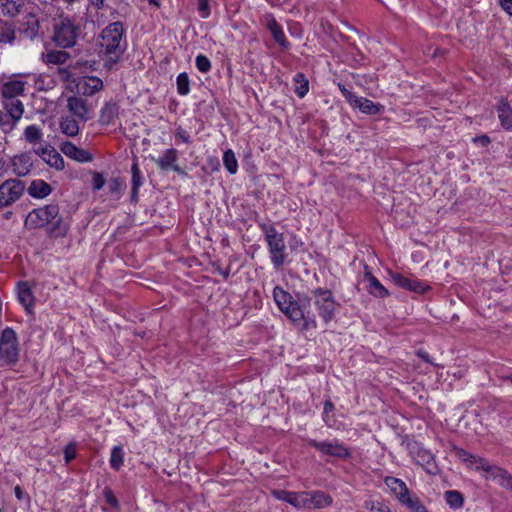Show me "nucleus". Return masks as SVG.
I'll return each mask as SVG.
<instances>
[{"mask_svg": "<svg viewBox=\"0 0 512 512\" xmlns=\"http://www.w3.org/2000/svg\"><path fill=\"white\" fill-rule=\"evenodd\" d=\"M28 27L24 29V34L26 37L30 39H34L39 32V23L37 20H33L32 22H28Z\"/></svg>", "mask_w": 512, "mask_h": 512, "instance_id": "obj_46", "label": "nucleus"}, {"mask_svg": "<svg viewBox=\"0 0 512 512\" xmlns=\"http://www.w3.org/2000/svg\"><path fill=\"white\" fill-rule=\"evenodd\" d=\"M307 444L315 448L323 456H330L340 460H348L352 457L350 449L337 439H334L333 441H317L315 439H308Z\"/></svg>", "mask_w": 512, "mask_h": 512, "instance_id": "obj_7", "label": "nucleus"}, {"mask_svg": "<svg viewBox=\"0 0 512 512\" xmlns=\"http://www.w3.org/2000/svg\"><path fill=\"white\" fill-rule=\"evenodd\" d=\"M19 348L16 332L10 328H5L0 336V360L4 364L12 366L18 362Z\"/></svg>", "mask_w": 512, "mask_h": 512, "instance_id": "obj_6", "label": "nucleus"}, {"mask_svg": "<svg viewBox=\"0 0 512 512\" xmlns=\"http://www.w3.org/2000/svg\"><path fill=\"white\" fill-rule=\"evenodd\" d=\"M66 108L69 113L81 122L85 123L92 118V106L81 96H70L67 98Z\"/></svg>", "mask_w": 512, "mask_h": 512, "instance_id": "obj_10", "label": "nucleus"}, {"mask_svg": "<svg viewBox=\"0 0 512 512\" xmlns=\"http://www.w3.org/2000/svg\"><path fill=\"white\" fill-rule=\"evenodd\" d=\"M353 108H358L362 113L367 115H378L384 111V106L380 103H374L373 101L365 98L356 96L350 104Z\"/></svg>", "mask_w": 512, "mask_h": 512, "instance_id": "obj_19", "label": "nucleus"}, {"mask_svg": "<svg viewBox=\"0 0 512 512\" xmlns=\"http://www.w3.org/2000/svg\"><path fill=\"white\" fill-rule=\"evenodd\" d=\"M197 10L202 18L210 15V0H197Z\"/></svg>", "mask_w": 512, "mask_h": 512, "instance_id": "obj_47", "label": "nucleus"}, {"mask_svg": "<svg viewBox=\"0 0 512 512\" xmlns=\"http://www.w3.org/2000/svg\"><path fill=\"white\" fill-rule=\"evenodd\" d=\"M213 266L216 268V271L222 275L225 279H228L230 276V267L223 269L219 264L213 263Z\"/></svg>", "mask_w": 512, "mask_h": 512, "instance_id": "obj_58", "label": "nucleus"}, {"mask_svg": "<svg viewBox=\"0 0 512 512\" xmlns=\"http://www.w3.org/2000/svg\"><path fill=\"white\" fill-rule=\"evenodd\" d=\"M384 483L390 489L391 493L395 495L399 503L411 492L406 483L401 479L387 476L384 479Z\"/></svg>", "mask_w": 512, "mask_h": 512, "instance_id": "obj_21", "label": "nucleus"}, {"mask_svg": "<svg viewBox=\"0 0 512 512\" xmlns=\"http://www.w3.org/2000/svg\"><path fill=\"white\" fill-rule=\"evenodd\" d=\"M410 512H429L421 499L413 493H409L401 502Z\"/></svg>", "mask_w": 512, "mask_h": 512, "instance_id": "obj_30", "label": "nucleus"}, {"mask_svg": "<svg viewBox=\"0 0 512 512\" xmlns=\"http://www.w3.org/2000/svg\"><path fill=\"white\" fill-rule=\"evenodd\" d=\"M24 5L25 0H0L2 14L11 18L20 14Z\"/></svg>", "mask_w": 512, "mask_h": 512, "instance_id": "obj_27", "label": "nucleus"}, {"mask_svg": "<svg viewBox=\"0 0 512 512\" xmlns=\"http://www.w3.org/2000/svg\"><path fill=\"white\" fill-rule=\"evenodd\" d=\"M223 164L230 174H236L238 170V162L235 153L228 149L223 154Z\"/></svg>", "mask_w": 512, "mask_h": 512, "instance_id": "obj_37", "label": "nucleus"}, {"mask_svg": "<svg viewBox=\"0 0 512 512\" xmlns=\"http://www.w3.org/2000/svg\"><path fill=\"white\" fill-rule=\"evenodd\" d=\"M131 173H132L131 187L140 189V187L143 184V177L141 175V171H140L137 160H134V162L131 166Z\"/></svg>", "mask_w": 512, "mask_h": 512, "instance_id": "obj_41", "label": "nucleus"}, {"mask_svg": "<svg viewBox=\"0 0 512 512\" xmlns=\"http://www.w3.org/2000/svg\"><path fill=\"white\" fill-rule=\"evenodd\" d=\"M52 192V187L50 184L45 182L44 180H34L31 182L28 187V193L31 197L42 199L47 197Z\"/></svg>", "mask_w": 512, "mask_h": 512, "instance_id": "obj_26", "label": "nucleus"}, {"mask_svg": "<svg viewBox=\"0 0 512 512\" xmlns=\"http://www.w3.org/2000/svg\"><path fill=\"white\" fill-rule=\"evenodd\" d=\"M79 121L76 117L70 116H61L59 127L61 132L68 137H75L80 132Z\"/></svg>", "mask_w": 512, "mask_h": 512, "instance_id": "obj_24", "label": "nucleus"}, {"mask_svg": "<svg viewBox=\"0 0 512 512\" xmlns=\"http://www.w3.org/2000/svg\"><path fill=\"white\" fill-rule=\"evenodd\" d=\"M364 280L368 282L366 289L370 295L377 298H386L390 295L389 291L372 274L367 265L365 266Z\"/></svg>", "mask_w": 512, "mask_h": 512, "instance_id": "obj_17", "label": "nucleus"}, {"mask_svg": "<svg viewBox=\"0 0 512 512\" xmlns=\"http://www.w3.org/2000/svg\"><path fill=\"white\" fill-rule=\"evenodd\" d=\"M457 455L465 462H469V463H477L476 461V456L468 453L467 451H465L464 449H458L457 450Z\"/></svg>", "mask_w": 512, "mask_h": 512, "instance_id": "obj_54", "label": "nucleus"}, {"mask_svg": "<svg viewBox=\"0 0 512 512\" xmlns=\"http://www.w3.org/2000/svg\"><path fill=\"white\" fill-rule=\"evenodd\" d=\"M59 212L60 209L56 203L33 209L26 217L25 225L29 228H41L53 224V231L64 234L67 229Z\"/></svg>", "mask_w": 512, "mask_h": 512, "instance_id": "obj_3", "label": "nucleus"}, {"mask_svg": "<svg viewBox=\"0 0 512 512\" xmlns=\"http://www.w3.org/2000/svg\"><path fill=\"white\" fill-rule=\"evenodd\" d=\"M80 34V27L68 18L61 21L54 27L53 40L61 48H70L76 44Z\"/></svg>", "mask_w": 512, "mask_h": 512, "instance_id": "obj_5", "label": "nucleus"}, {"mask_svg": "<svg viewBox=\"0 0 512 512\" xmlns=\"http://www.w3.org/2000/svg\"><path fill=\"white\" fill-rule=\"evenodd\" d=\"M25 191V184L18 179H8L0 185V209L12 205Z\"/></svg>", "mask_w": 512, "mask_h": 512, "instance_id": "obj_9", "label": "nucleus"}, {"mask_svg": "<svg viewBox=\"0 0 512 512\" xmlns=\"http://www.w3.org/2000/svg\"><path fill=\"white\" fill-rule=\"evenodd\" d=\"M14 493H15V496L18 500H29V496L27 495V493L24 492V490L19 486L17 485L15 488H14Z\"/></svg>", "mask_w": 512, "mask_h": 512, "instance_id": "obj_57", "label": "nucleus"}, {"mask_svg": "<svg viewBox=\"0 0 512 512\" xmlns=\"http://www.w3.org/2000/svg\"><path fill=\"white\" fill-rule=\"evenodd\" d=\"M476 461H477V468L478 469H482L483 471L485 472H488L490 474L491 477H493L494 475V469H498L499 467L498 466H495V465H491L486 459L484 458H480V457H476Z\"/></svg>", "mask_w": 512, "mask_h": 512, "instance_id": "obj_45", "label": "nucleus"}, {"mask_svg": "<svg viewBox=\"0 0 512 512\" xmlns=\"http://www.w3.org/2000/svg\"><path fill=\"white\" fill-rule=\"evenodd\" d=\"M99 57L107 70H112L122 60L127 49L126 29L121 21L107 25L99 34Z\"/></svg>", "mask_w": 512, "mask_h": 512, "instance_id": "obj_2", "label": "nucleus"}, {"mask_svg": "<svg viewBox=\"0 0 512 512\" xmlns=\"http://www.w3.org/2000/svg\"><path fill=\"white\" fill-rule=\"evenodd\" d=\"M195 65L201 73H208L211 70V61L203 54H199L196 57Z\"/></svg>", "mask_w": 512, "mask_h": 512, "instance_id": "obj_42", "label": "nucleus"}, {"mask_svg": "<svg viewBox=\"0 0 512 512\" xmlns=\"http://www.w3.org/2000/svg\"><path fill=\"white\" fill-rule=\"evenodd\" d=\"M35 153L39 155L43 159V161L46 162L49 166L57 170L64 169V159L60 155V153L56 151L55 148L49 145L45 147H39L35 149Z\"/></svg>", "mask_w": 512, "mask_h": 512, "instance_id": "obj_16", "label": "nucleus"}, {"mask_svg": "<svg viewBox=\"0 0 512 512\" xmlns=\"http://www.w3.org/2000/svg\"><path fill=\"white\" fill-rule=\"evenodd\" d=\"M119 115V106L116 103H105L100 110L99 123L102 126H108L114 123Z\"/></svg>", "mask_w": 512, "mask_h": 512, "instance_id": "obj_23", "label": "nucleus"}, {"mask_svg": "<svg viewBox=\"0 0 512 512\" xmlns=\"http://www.w3.org/2000/svg\"><path fill=\"white\" fill-rule=\"evenodd\" d=\"M18 299L25 307L26 311L31 313V308L34 304V296L27 282H20L18 284Z\"/></svg>", "mask_w": 512, "mask_h": 512, "instance_id": "obj_28", "label": "nucleus"}, {"mask_svg": "<svg viewBox=\"0 0 512 512\" xmlns=\"http://www.w3.org/2000/svg\"><path fill=\"white\" fill-rule=\"evenodd\" d=\"M263 23L266 28L270 31L274 41L282 48L288 49L290 46L281 25L277 22L273 14L266 13L263 16Z\"/></svg>", "mask_w": 512, "mask_h": 512, "instance_id": "obj_13", "label": "nucleus"}, {"mask_svg": "<svg viewBox=\"0 0 512 512\" xmlns=\"http://www.w3.org/2000/svg\"><path fill=\"white\" fill-rule=\"evenodd\" d=\"M3 105L6 110V113L9 114L14 119V121L17 122L21 119L24 112V107L22 102L18 98L5 99L3 100Z\"/></svg>", "mask_w": 512, "mask_h": 512, "instance_id": "obj_29", "label": "nucleus"}, {"mask_svg": "<svg viewBox=\"0 0 512 512\" xmlns=\"http://www.w3.org/2000/svg\"><path fill=\"white\" fill-rule=\"evenodd\" d=\"M389 275L396 286L405 290L418 294H424L430 290V286L416 278H408L398 272H389Z\"/></svg>", "mask_w": 512, "mask_h": 512, "instance_id": "obj_11", "label": "nucleus"}, {"mask_svg": "<svg viewBox=\"0 0 512 512\" xmlns=\"http://www.w3.org/2000/svg\"><path fill=\"white\" fill-rule=\"evenodd\" d=\"M76 457V449L72 444H69L64 449V459L66 463L71 462Z\"/></svg>", "mask_w": 512, "mask_h": 512, "instance_id": "obj_52", "label": "nucleus"}, {"mask_svg": "<svg viewBox=\"0 0 512 512\" xmlns=\"http://www.w3.org/2000/svg\"><path fill=\"white\" fill-rule=\"evenodd\" d=\"M308 509L311 508H324L332 503V498L329 494L323 491L308 492Z\"/></svg>", "mask_w": 512, "mask_h": 512, "instance_id": "obj_25", "label": "nucleus"}, {"mask_svg": "<svg viewBox=\"0 0 512 512\" xmlns=\"http://www.w3.org/2000/svg\"><path fill=\"white\" fill-rule=\"evenodd\" d=\"M11 165L13 167V172L17 176H26L33 166L32 156L30 153L15 155L11 159Z\"/></svg>", "mask_w": 512, "mask_h": 512, "instance_id": "obj_18", "label": "nucleus"}, {"mask_svg": "<svg viewBox=\"0 0 512 512\" xmlns=\"http://www.w3.org/2000/svg\"><path fill=\"white\" fill-rule=\"evenodd\" d=\"M409 453L415 460L416 464L423 467V469L430 475H437L440 469L435 461V456L431 451L425 449L419 442L414 441L408 444Z\"/></svg>", "mask_w": 512, "mask_h": 512, "instance_id": "obj_8", "label": "nucleus"}, {"mask_svg": "<svg viewBox=\"0 0 512 512\" xmlns=\"http://www.w3.org/2000/svg\"><path fill=\"white\" fill-rule=\"evenodd\" d=\"M501 8L512 17V0H499Z\"/></svg>", "mask_w": 512, "mask_h": 512, "instance_id": "obj_56", "label": "nucleus"}, {"mask_svg": "<svg viewBox=\"0 0 512 512\" xmlns=\"http://www.w3.org/2000/svg\"><path fill=\"white\" fill-rule=\"evenodd\" d=\"M418 356L425 362L427 363H432V361L430 360V357H429V354L427 352H424V351H419L418 352Z\"/></svg>", "mask_w": 512, "mask_h": 512, "instance_id": "obj_63", "label": "nucleus"}, {"mask_svg": "<svg viewBox=\"0 0 512 512\" xmlns=\"http://www.w3.org/2000/svg\"><path fill=\"white\" fill-rule=\"evenodd\" d=\"M15 40V30L12 24L0 21V45L11 44Z\"/></svg>", "mask_w": 512, "mask_h": 512, "instance_id": "obj_33", "label": "nucleus"}, {"mask_svg": "<svg viewBox=\"0 0 512 512\" xmlns=\"http://www.w3.org/2000/svg\"><path fill=\"white\" fill-rule=\"evenodd\" d=\"M69 55L64 51H49L46 54V62L48 64H63L67 61Z\"/></svg>", "mask_w": 512, "mask_h": 512, "instance_id": "obj_40", "label": "nucleus"}, {"mask_svg": "<svg viewBox=\"0 0 512 512\" xmlns=\"http://www.w3.org/2000/svg\"><path fill=\"white\" fill-rule=\"evenodd\" d=\"M138 197H139V188H132L131 187V196H130V200L132 203H137L138 202Z\"/></svg>", "mask_w": 512, "mask_h": 512, "instance_id": "obj_61", "label": "nucleus"}, {"mask_svg": "<svg viewBox=\"0 0 512 512\" xmlns=\"http://www.w3.org/2000/svg\"><path fill=\"white\" fill-rule=\"evenodd\" d=\"M366 507L370 512H392L388 505L381 501H371L370 506L367 504Z\"/></svg>", "mask_w": 512, "mask_h": 512, "instance_id": "obj_48", "label": "nucleus"}, {"mask_svg": "<svg viewBox=\"0 0 512 512\" xmlns=\"http://www.w3.org/2000/svg\"><path fill=\"white\" fill-rule=\"evenodd\" d=\"M124 464V451L121 446H114L111 450L110 466L112 469L119 471Z\"/></svg>", "mask_w": 512, "mask_h": 512, "instance_id": "obj_36", "label": "nucleus"}, {"mask_svg": "<svg viewBox=\"0 0 512 512\" xmlns=\"http://www.w3.org/2000/svg\"><path fill=\"white\" fill-rule=\"evenodd\" d=\"M178 151L175 148L166 149L163 155L157 159H154L156 165L161 171H174L180 175L185 174L183 169L177 165Z\"/></svg>", "mask_w": 512, "mask_h": 512, "instance_id": "obj_14", "label": "nucleus"}, {"mask_svg": "<svg viewBox=\"0 0 512 512\" xmlns=\"http://www.w3.org/2000/svg\"><path fill=\"white\" fill-rule=\"evenodd\" d=\"M293 81L295 83L294 92L299 98H304L309 92V81L304 73H297Z\"/></svg>", "mask_w": 512, "mask_h": 512, "instance_id": "obj_31", "label": "nucleus"}, {"mask_svg": "<svg viewBox=\"0 0 512 512\" xmlns=\"http://www.w3.org/2000/svg\"><path fill=\"white\" fill-rule=\"evenodd\" d=\"M258 225L264 234L273 267L281 268L287 258L284 234L278 232L272 224L259 223Z\"/></svg>", "mask_w": 512, "mask_h": 512, "instance_id": "obj_4", "label": "nucleus"}, {"mask_svg": "<svg viewBox=\"0 0 512 512\" xmlns=\"http://www.w3.org/2000/svg\"><path fill=\"white\" fill-rule=\"evenodd\" d=\"M473 141L476 142V143L477 142L480 143L482 146H487L491 142L490 138L487 135L476 136L473 139Z\"/></svg>", "mask_w": 512, "mask_h": 512, "instance_id": "obj_59", "label": "nucleus"}, {"mask_svg": "<svg viewBox=\"0 0 512 512\" xmlns=\"http://www.w3.org/2000/svg\"><path fill=\"white\" fill-rule=\"evenodd\" d=\"M25 82L21 80H11L2 85L1 95L3 100L15 99L24 93Z\"/></svg>", "mask_w": 512, "mask_h": 512, "instance_id": "obj_22", "label": "nucleus"}, {"mask_svg": "<svg viewBox=\"0 0 512 512\" xmlns=\"http://www.w3.org/2000/svg\"><path fill=\"white\" fill-rule=\"evenodd\" d=\"M290 492L291 491H286V490H274L272 493L276 499L282 500V501H285L288 503Z\"/></svg>", "mask_w": 512, "mask_h": 512, "instance_id": "obj_55", "label": "nucleus"}, {"mask_svg": "<svg viewBox=\"0 0 512 512\" xmlns=\"http://www.w3.org/2000/svg\"><path fill=\"white\" fill-rule=\"evenodd\" d=\"M60 150L64 155H66L70 159H73L80 163H87L93 160V156L89 151L77 147L74 143L70 141L62 142L60 145Z\"/></svg>", "mask_w": 512, "mask_h": 512, "instance_id": "obj_15", "label": "nucleus"}, {"mask_svg": "<svg viewBox=\"0 0 512 512\" xmlns=\"http://www.w3.org/2000/svg\"><path fill=\"white\" fill-rule=\"evenodd\" d=\"M496 111L501 127L506 131L512 130V107L508 103L507 99L501 97L497 106Z\"/></svg>", "mask_w": 512, "mask_h": 512, "instance_id": "obj_20", "label": "nucleus"}, {"mask_svg": "<svg viewBox=\"0 0 512 512\" xmlns=\"http://www.w3.org/2000/svg\"><path fill=\"white\" fill-rule=\"evenodd\" d=\"M178 94L185 96L190 92V80L186 72L180 73L176 78Z\"/></svg>", "mask_w": 512, "mask_h": 512, "instance_id": "obj_38", "label": "nucleus"}, {"mask_svg": "<svg viewBox=\"0 0 512 512\" xmlns=\"http://www.w3.org/2000/svg\"><path fill=\"white\" fill-rule=\"evenodd\" d=\"M91 5H93L97 10H101L104 7V0H89Z\"/></svg>", "mask_w": 512, "mask_h": 512, "instance_id": "obj_62", "label": "nucleus"}, {"mask_svg": "<svg viewBox=\"0 0 512 512\" xmlns=\"http://www.w3.org/2000/svg\"><path fill=\"white\" fill-rule=\"evenodd\" d=\"M492 478L497 480L501 487L512 492V475L507 470L501 467L494 469V475Z\"/></svg>", "mask_w": 512, "mask_h": 512, "instance_id": "obj_32", "label": "nucleus"}, {"mask_svg": "<svg viewBox=\"0 0 512 512\" xmlns=\"http://www.w3.org/2000/svg\"><path fill=\"white\" fill-rule=\"evenodd\" d=\"M446 503L452 509H459L464 504V497L461 492L457 490H448L444 494Z\"/></svg>", "mask_w": 512, "mask_h": 512, "instance_id": "obj_34", "label": "nucleus"}, {"mask_svg": "<svg viewBox=\"0 0 512 512\" xmlns=\"http://www.w3.org/2000/svg\"><path fill=\"white\" fill-rule=\"evenodd\" d=\"M108 187L111 194H119L123 188V182L120 178H113L109 181Z\"/></svg>", "mask_w": 512, "mask_h": 512, "instance_id": "obj_50", "label": "nucleus"}, {"mask_svg": "<svg viewBox=\"0 0 512 512\" xmlns=\"http://www.w3.org/2000/svg\"><path fill=\"white\" fill-rule=\"evenodd\" d=\"M92 185L93 189L96 191L101 190L103 188V186L105 185V179L101 173H93Z\"/></svg>", "mask_w": 512, "mask_h": 512, "instance_id": "obj_51", "label": "nucleus"}, {"mask_svg": "<svg viewBox=\"0 0 512 512\" xmlns=\"http://www.w3.org/2000/svg\"><path fill=\"white\" fill-rule=\"evenodd\" d=\"M103 88V81L96 76H84L76 81V91L79 96H93Z\"/></svg>", "mask_w": 512, "mask_h": 512, "instance_id": "obj_12", "label": "nucleus"}, {"mask_svg": "<svg viewBox=\"0 0 512 512\" xmlns=\"http://www.w3.org/2000/svg\"><path fill=\"white\" fill-rule=\"evenodd\" d=\"M16 124V121L6 112H0V127L4 131H10Z\"/></svg>", "mask_w": 512, "mask_h": 512, "instance_id": "obj_43", "label": "nucleus"}, {"mask_svg": "<svg viewBox=\"0 0 512 512\" xmlns=\"http://www.w3.org/2000/svg\"><path fill=\"white\" fill-rule=\"evenodd\" d=\"M42 131L37 125H29L24 130V136L27 142L36 143L42 138Z\"/></svg>", "mask_w": 512, "mask_h": 512, "instance_id": "obj_39", "label": "nucleus"}, {"mask_svg": "<svg viewBox=\"0 0 512 512\" xmlns=\"http://www.w3.org/2000/svg\"><path fill=\"white\" fill-rule=\"evenodd\" d=\"M103 495L106 500V502L113 508L119 507V502L116 496L114 495L113 491L109 487H105L103 490Z\"/></svg>", "mask_w": 512, "mask_h": 512, "instance_id": "obj_49", "label": "nucleus"}, {"mask_svg": "<svg viewBox=\"0 0 512 512\" xmlns=\"http://www.w3.org/2000/svg\"><path fill=\"white\" fill-rule=\"evenodd\" d=\"M288 503L296 508H308V492H290Z\"/></svg>", "mask_w": 512, "mask_h": 512, "instance_id": "obj_35", "label": "nucleus"}, {"mask_svg": "<svg viewBox=\"0 0 512 512\" xmlns=\"http://www.w3.org/2000/svg\"><path fill=\"white\" fill-rule=\"evenodd\" d=\"M148 1H149L150 4H153V5L157 6V7L160 6V3L157 0H148Z\"/></svg>", "mask_w": 512, "mask_h": 512, "instance_id": "obj_64", "label": "nucleus"}, {"mask_svg": "<svg viewBox=\"0 0 512 512\" xmlns=\"http://www.w3.org/2000/svg\"><path fill=\"white\" fill-rule=\"evenodd\" d=\"M335 409L334 404L330 399L324 402V413L329 414Z\"/></svg>", "mask_w": 512, "mask_h": 512, "instance_id": "obj_60", "label": "nucleus"}, {"mask_svg": "<svg viewBox=\"0 0 512 512\" xmlns=\"http://www.w3.org/2000/svg\"><path fill=\"white\" fill-rule=\"evenodd\" d=\"M274 300L279 309L301 331H309L317 328L315 314L306 310L311 301L318 315L325 324L330 323L335 317L340 304L335 300L332 291L327 288H315L311 290V296L298 295L297 300L280 286L273 289Z\"/></svg>", "mask_w": 512, "mask_h": 512, "instance_id": "obj_1", "label": "nucleus"}, {"mask_svg": "<svg viewBox=\"0 0 512 512\" xmlns=\"http://www.w3.org/2000/svg\"><path fill=\"white\" fill-rule=\"evenodd\" d=\"M338 88L341 91L344 98L347 100V102L351 104L356 95L350 90H348L346 86L342 83H338Z\"/></svg>", "mask_w": 512, "mask_h": 512, "instance_id": "obj_53", "label": "nucleus"}, {"mask_svg": "<svg viewBox=\"0 0 512 512\" xmlns=\"http://www.w3.org/2000/svg\"><path fill=\"white\" fill-rule=\"evenodd\" d=\"M174 136H175L176 141H178V142H182V143H185L188 145L192 143V139H191L188 131L185 130L182 126H178L175 129Z\"/></svg>", "mask_w": 512, "mask_h": 512, "instance_id": "obj_44", "label": "nucleus"}]
</instances>
